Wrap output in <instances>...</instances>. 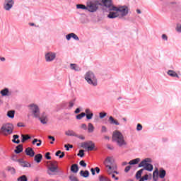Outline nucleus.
Wrapping results in <instances>:
<instances>
[{"label": "nucleus", "mask_w": 181, "mask_h": 181, "mask_svg": "<svg viewBox=\"0 0 181 181\" xmlns=\"http://www.w3.org/2000/svg\"><path fill=\"white\" fill-rule=\"evenodd\" d=\"M112 141L116 144L119 148H125L128 145V142L125 140L124 134L118 130L113 132L112 135Z\"/></svg>", "instance_id": "obj_1"}, {"label": "nucleus", "mask_w": 181, "mask_h": 181, "mask_svg": "<svg viewBox=\"0 0 181 181\" xmlns=\"http://www.w3.org/2000/svg\"><path fill=\"white\" fill-rule=\"evenodd\" d=\"M152 160L151 158H145L139 164V168H144L136 173V178L141 179L142 177V173L144 170H147L148 172H152L153 170V165L151 164Z\"/></svg>", "instance_id": "obj_2"}, {"label": "nucleus", "mask_w": 181, "mask_h": 181, "mask_svg": "<svg viewBox=\"0 0 181 181\" xmlns=\"http://www.w3.org/2000/svg\"><path fill=\"white\" fill-rule=\"evenodd\" d=\"M103 164L105 165L106 168V172L109 175H112V170H117V164H115V160L114 159V157L112 156H108L107 157Z\"/></svg>", "instance_id": "obj_3"}, {"label": "nucleus", "mask_w": 181, "mask_h": 181, "mask_svg": "<svg viewBox=\"0 0 181 181\" xmlns=\"http://www.w3.org/2000/svg\"><path fill=\"white\" fill-rule=\"evenodd\" d=\"M84 78L86 83L91 87H97L98 86V80L95 74L91 71H87L84 75Z\"/></svg>", "instance_id": "obj_4"}, {"label": "nucleus", "mask_w": 181, "mask_h": 181, "mask_svg": "<svg viewBox=\"0 0 181 181\" xmlns=\"http://www.w3.org/2000/svg\"><path fill=\"white\" fill-rule=\"evenodd\" d=\"M111 11H117L119 18L122 19V18H125V16L128 15V12H129V8L127 6H122L119 7H115V6L111 8Z\"/></svg>", "instance_id": "obj_5"}, {"label": "nucleus", "mask_w": 181, "mask_h": 181, "mask_svg": "<svg viewBox=\"0 0 181 181\" xmlns=\"http://www.w3.org/2000/svg\"><path fill=\"white\" fill-rule=\"evenodd\" d=\"M99 5H101V4L98 3V1H88L86 3L87 11L94 13V12H97V11H98Z\"/></svg>", "instance_id": "obj_6"}, {"label": "nucleus", "mask_w": 181, "mask_h": 181, "mask_svg": "<svg viewBox=\"0 0 181 181\" xmlns=\"http://www.w3.org/2000/svg\"><path fill=\"white\" fill-rule=\"evenodd\" d=\"M13 132V125L11 123H6L2 125L0 129V133L3 135H11Z\"/></svg>", "instance_id": "obj_7"}, {"label": "nucleus", "mask_w": 181, "mask_h": 181, "mask_svg": "<svg viewBox=\"0 0 181 181\" xmlns=\"http://www.w3.org/2000/svg\"><path fill=\"white\" fill-rule=\"evenodd\" d=\"M28 107L32 117L39 118L40 116V108H39V106L35 103H32Z\"/></svg>", "instance_id": "obj_8"}, {"label": "nucleus", "mask_w": 181, "mask_h": 181, "mask_svg": "<svg viewBox=\"0 0 181 181\" xmlns=\"http://www.w3.org/2000/svg\"><path fill=\"white\" fill-rule=\"evenodd\" d=\"M57 54L54 52L49 51L45 54V62L47 63H52V62H54L56 60Z\"/></svg>", "instance_id": "obj_9"}, {"label": "nucleus", "mask_w": 181, "mask_h": 181, "mask_svg": "<svg viewBox=\"0 0 181 181\" xmlns=\"http://www.w3.org/2000/svg\"><path fill=\"white\" fill-rule=\"evenodd\" d=\"M13 5H15L14 0H4L3 4V8L4 11L9 12V11L13 8Z\"/></svg>", "instance_id": "obj_10"}, {"label": "nucleus", "mask_w": 181, "mask_h": 181, "mask_svg": "<svg viewBox=\"0 0 181 181\" xmlns=\"http://www.w3.org/2000/svg\"><path fill=\"white\" fill-rule=\"evenodd\" d=\"M81 147L88 149V151H93L94 148H95V144H94L93 141H89L88 142L82 143Z\"/></svg>", "instance_id": "obj_11"}, {"label": "nucleus", "mask_w": 181, "mask_h": 181, "mask_svg": "<svg viewBox=\"0 0 181 181\" xmlns=\"http://www.w3.org/2000/svg\"><path fill=\"white\" fill-rule=\"evenodd\" d=\"M56 163H57L56 161H54V163H50L48 170L49 175H53L54 173H56V172H57V166L54 165Z\"/></svg>", "instance_id": "obj_12"}, {"label": "nucleus", "mask_w": 181, "mask_h": 181, "mask_svg": "<svg viewBox=\"0 0 181 181\" xmlns=\"http://www.w3.org/2000/svg\"><path fill=\"white\" fill-rule=\"evenodd\" d=\"M101 4L103 6H105V8H109L110 11H111L112 6H115L112 5V0H101Z\"/></svg>", "instance_id": "obj_13"}, {"label": "nucleus", "mask_w": 181, "mask_h": 181, "mask_svg": "<svg viewBox=\"0 0 181 181\" xmlns=\"http://www.w3.org/2000/svg\"><path fill=\"white\" fill-rule=\"evenodd\" d=\"M37 118H39L41 124H43L44 125L45 124H47V122L49 121V119H47V115H46L45 112H42L41 115H40L39 117Z\"/></svg>", "instance_id": "obj_14"}, {"label": "nucleus", "mask_w": 181, "mask_h": 181, "mask_svg": "<svg viewBox=\"0 0 181 181\" xmlns=\"http://www.w3.org/2000/svg\"><path fill=\"white\" fill-rule=\"evenodd\" d=\"M0 94L2 97H11L12 95V91L8 88H5L0 91Z\"/></svg>", "instance_id": "obj_15"}, {"label": "nucleus", "mask_w": 181, "mask_h": 181, "mask_svg": "<svg viewBox=\"0 0 181 181\" xmlns=\"http://www.w3.org/2000/svg\"><path fill=\"white\" fill-rule=\"evenodd\" d=\"M110 11H110L107 15V18H109V19H115V18H119L117 10H110Z\"/></svg>", "instance_id": "obj_16"}, {"label": "nucleus", "mask_w": 181, "mask_h": 181, "mask_svg": "<svg viewBox=\"0 0 181 181\" xmlns=\"http://www.w3.org/2000/svg\"><path fill=\"white\" fill-rule=\"evenodd\" d=\"M84 114L86 119H93V117H94V113H93V111L90 108H86Z\"/></svg>", "instance_id": "obj_17"}, {"label": "nucleus", "mask_w": 181, "mask_h": 181, "mask_svg": "<svg viewBox=\"0 0 181 181\" xmlns=\"http://www.w3.org/2000/svg\"><path fill=\"white\" fill-rule=\"evenodd\" d=\"M71 38L74 39V40H76V41L80 40V38L78 37V36H77V35H76L74 33H71L66 35V40L69 41Z\"/></svg>", "instance_id": "obj_18"}, {"label": "nucleus", "mask_w": 181, "mask_h": 181, "mask_svg": "<svg viewBox=\"0 0 181 181\" xmlns=\"http://www.w3.org/2000/svg\"><path fill=\"white\" fill-rule=\"evenodd\" d=\"M69 69L74 71H81V67L77 65V64H70Z\"/></svg>", "instance_id": "obj_19"}, {"label": "nucleus", "mask_w": 181, "mask_h": 181, "mask_svg": "<svg viewBox=\"0 0 181 181\" xmlns=\"http://www.w3.org/2000/svg\"><path fill=\"white\" fill-rule=\"evenodd\" d=\"M25 153L28 156H30V158H33V156H35V151H33V149L30 147L25 149Z\"/></svg>", "instance_id": "obj_20"}, {"label": "nucleus", "mask_w": 181, "mask_h": 181, "mask_svg": "<svg viewBox=\"0 0 181 181\" xmlns=\"http://www.w3.org/2000/svg\"><path fill=\"white\" fill-rule=\"evenodd\" d=\"M18 161L23 168H30L32 166L28 161H25L23 160H18Z\"/></svg>", "instance_id": "obj_21"}, {"label": "nucleus", "mask_w": 181, "mask_h": 181, "mask_svg": "<svg viewBox=\"0 0 181 181\" xmlns=\"http://www.w3.org/2000/svg\"><path fill=\"white\" fill-rule=\"evenodd\" d=\"M165 176H166V170L163 168H160L158 171V177H160V179H163L165 178Z\"/></svg>", "instance_id": "obj_22"}, {"label": "nucleus", "mask_w": 181, "mask_h": 181, "mask_svg": "<svg viewBox=\"0 0 181 181\" xmlns=\"http://www.w3.org/2000/svg\"><path fill=\"white\" fill-rule=\"evenodd\" d=\"M167 74L169 75L170 77H176L177 78H179V75H177V73L173 70H168Z\"/></svg>", "instance_id": "obj_23"}, {"label": "nucleus", "mask_w": 181, "mask_h": 181, "mask_svg": "<svg viewBox=\"0 0 181 181\" xmlns=\"http://www.w3.org/2000/svg\"><path fill=\"white\" fill-rule=\"evenodd\" d=\"M158 177H159V170L156 168L153 173V180L158 181Z\"/></svg>", "instance_id": "obj_24"}, {"label": "nucleus", "mask_w": 181, "mask_h": 181, "mask_svg": "<svg viewBox=\"0 0 181 181\" xmlns=\"http://www.w3.org/2000/svg\"><path fill=\"white\" fill-rule=\"evenodd\" d=\"M109 122L111 125H119V122H118V120L114 119L112 116H110L109 117Z\"/></svg>", "instance_id": "obj_25"}, {"label": "nucleus", "mask_w": 181, "mask_h": 181, "mask_svg": "<svg viewBox=\"0 0 181 181\" xmlns=\"http://www.w3.org/2000/svg\"><path fill=\"white\" fill-rule=\"evenodd\" d=\"M65 135H67V136H78V134H76L73 130H67L65 132Z\"/></svg>", "instance_id": "obj_26"}, {"label": "nucleus", "mask_w": 181, "mask_h": 181, "mask_svg": "<svg viewBox=\"0 0 181 181\" xmlns=\"http://www.w3.org/2000/svg\"><path fill=\"white\" fill-rule=\"evenodd\" d=\"M42 158H43V156H42V154H40V153H38L35 156L34 160H35V162H37V163H40V162H42Z\"/></svg>", "instance_id": "obj_27"}, {"label": "nucleus", "mask_w": 181, "mask_h": 181, "mask_svg": "<svg viewBox=\"0 0 181 181\" xmlns=\"http://www.w3.org/2000/svg\"><path fill=\"white\" fill-rule=\"evenodd\" d=\"M71 171L73 172V173H77V172H78V165L77 164L72 165Z\"/></svg>", "instance_id": "obj_28"}, {"label": "nucleus", "mask_w": 181, "mask_h": 181, "mask_svg": "<svg viewBox=\"0 0 181 181\" xmlns=\"http://www.w3.org/2000/svg\"><path fill=\"white\" fill-rule=\"evenodd\" d=\"M94 125H93L91 123H88V132L89 134H93V132H94Z\"/></svg>", "instance_id": "obj_29"}, {"label": "nucleus", "mask_w": 181, "mask_h": 181, "mask_svg": "<svg viewBox=\"0 0 181 181\" xmlns=\"http://www.w3.org/2000/svg\"><path fill=\"white\" fill-rule=\"evenodd\" d=\"M141 162V158H138L134 160H132L129 162V165H138Z\"/></svg>", "instance_id": "obj_30"}, {"label": "nucleus", "mask_w": 181, "mask_h": 181, "mask_svg": "<svg viewBox=\"0 0 181 181\" xmlns=\"http://www.w3.org/2000/svg\"><path fill=\"white\" fill-rule=\"evenodd\" d=\"M22 151H23V146H22V144H20L16 146V148L15 149L14 152L16 153H21Z\"/></svg>", "instance_id": "obj_31"}, {"label": "nucleus", "mask_w": 181, "mask_h": 181, "mask_svg": "<svg viewBox=\"0 0 181 181\" xmlns=\"http://www.w3.org/2000/svg\"><path fill=\"white\" fill-rule=\"evenodd\" d=\"M80 175L83 177H88V176H90V172H88V170H85V171L81 170L80 172Z\"/></svg>", "instance_id": "obj_32"}, {"label": "nucleus", "mask_w": 181, "mask_h": 181, "mask_svg": "<svg viewBox=\"0 0 181 181\" xmlns=\"http://www.w3.org/2000/svg\"><path fill=\"white\" fill-rule=\"evenodd\" d=\"M13 139L12 140V142H13V144H21V141L19 139H18L19 138V135L18 134H15L13 136ZM18 139V140H16Z\"/></svg>", "instance_id": "obj_33"}, {"label": "nucleus", "mask_w": 181, "mask_h": 181, "mask_svg": "<svg viewBox=\"0 0 181 181\" xmlns=\"http://www.w3.org/2000/svg\"><path fill=\"white\" fill-rule=\"evenodd\" d=\"M76 9H82V11H87V6L84 4H76Z\"/></svg>", "instance_id": "obj_34"}, {"label": "nucleus", "mask_w": 181, "mask_h": 181, "mask_svg": "<svg viewBox=\"0 0 181 181\" xmlns=\"http://www.w3.org/2000/svg\"><path fill=\"white\" fill-rule=\"evenodd\" d=\"M7 117H8V118H15V112L14 110H10L7 112Z\"/></svg>", "instance_id": "obj_35"}, {"label": "nucleus", "mask_w": 181, "mask_h": 181, "mask_svg": "<svg viewBox=\"0 0 181 181\" xmlns=\"http://www.w3.org/2000/svg\"><path fill=\"white\" fill-rule=\"evenodd\" d=\"M22 140L21 142L23 144L25 141H28V139H30V136L28 135L21 134Z\"/></svg>", "instance_id": "obj_36"}, {"label": "nucleus", "mask_w": 181, "mask_h": 181, "mask_svg": "<svg viewBox=\"0 0 181 181\" xmlns=\"http://www.w3.org/2000/svg\"><path fill=\"white\" fill-rule=\"evenodd\" d=\"M84 117H86V113L84 112H81L79 115H77L76 116V119H83V118H84Z\"/></svg>", "instance_id": "obj_37"}, {"label": "nucleus", "mask_w": 181, "mask_h": 181, "mask_svg": "<svg viewBox=\"0 0 181 181\" xmlns=\"http://www.w3.org/2000/svg\"><path fill=\"white\" fill-rule=\"evenodd\" d=\"M99 180L100 181H111L110 178H108L107 177H104L103 175L99 176Z\"/></svg>", "instance_id": "obj_38"}, {"label": "nucleus", "mask_w": 181, "mask_h": 181, "mask_svg": "<svg viewBox=\"0 0 181 181\" xmlns=\"http://www.w3.org/2000/svg\"><path fill=\"white\" fill-rule=\"evenodd\" d=\"M76 103V99H73L69 102V108H73Z\"/></svg>", "instance_id": "obj_39"}, {"label": "nucleus", "mask_w": 181, "mask_h": 181, "mask_svg": "<svg viewBox=\"0 0 181 181\" xmlns=\"http://www.w3.org/2000/svg\"><path fill=\"white\" fill-rule=\"evenodd\" d=\"M18 181H28L26 175H22L18 178Z\"/></svg>", "instance_id": "obj_40"}, {"label": "nucleus", "mask_w": 181, "mask_h": 181, "mask_svg": "<svg viewBox=\"0 0 181 181\" xmlns=\"http://www.w3.org/2000/svg\"><path fill=\"white\" fill-rule=\"evenodd\" d=\"M8 171L10 172V173H11V175H15V173H16V170L12 167H8Z\"/></svg>", "instance_id": "obj_41"}, {"label": "nucleus", "mask_w": 181, "mask_h": 181, "mask_svg": "<svg viewBox=\"0 0 181 181\" xmlns=\"http://www.w3.org/2000/svg\"><path fill=\"white\" fill-rule=\"evenodd\" d=\"M175 30L178 33H181V25L180 24H177L176 28H175Z\"/></svg>", "instance_id": "obj_42"}, {"label": "nucleus", "mask_w": 181, "mask_h": 181, "mask_svg": "<svg viewBox=\"0 0 181 181\" xmlns=\"http://www.w3.org/2000/svg\"><path fill=\"white\" fill-rule=\"evenodd\" d=\"M107 131H108V129H107V127L102 126V127H101V133L102 134H105V132H107Z\"/></svg>", "instance_id": "obj_43"}, {"label": "nucleus", "mask_w": 181, "mask_h": 181, "mask_svg": "<svg viewBox=\"0 0 181 181\" xmlns=\"http://www.w3.org/2000/svg\"><path fill=\"white\" fill-rule=\"evenodd\" d=\"M69 180L71 181H78V179H77V177L74 175L69 176Z\"/></svg>", "instance_id": "obj_44"}, {"label": "nucleus", "mask_w": 181, "mask_h": 181, "mask_svg": "<svg viewBox=\"0 0 181 181\" xmlns=\"http://www.w3.org/2000/svg\"><path fill=\"white\" fill-rule=\"evenodd\" d=\"M78 156L83 158L84 156V150H80L79 153H78Z\"/></svg>", "instance_id": "obj_45"}, {"label": "nucleus", "mask_w": 181, "mask_h": 181, "mask_svg": "<svg viewBox=\"0 0 181 181\" xmlns=\"http://www.w3.org/2000/svg\"><path fill=\"white\" fill-rule=\"evenodd\" d=\"M99 117H100V118L103 119V118L107 117V113H105V112H100L99 114Z\"/></svg>", "instance_id": "obj_46"}, {"label": "nucleus", "mask_w": 181, "mask_h": 181, "mask_svg": "<svg viewBox=\"0 0 181 181\" xmlns=\"http://www.w3.org/2000/svg\"><path fill=\"white\" fill-rule=\"evenodd\" d=\"M45 158L48 160H50V159H52V157L50 156V153L49 152H47V153H45Z\"/></svg>", "instance_id": "obj_47"}, {"label": "nucleus", "mask_w": 181, "mask_h": 181, "mask_svg": "<svg viewBox=\"0 0 181 181\" xmlns=\"http://www.w3.org/2000/svg\"><path fill=\"white\" fill-rule=\"evenodd\" d=\"M79 164L83 168H86V166H87V163H86V162H84V160H81Z\"/></svg>", "instance_id": "obj_48"}, {"label": "nucleus", "mask_w": 181, "mask_h": 181, "mask_svg": "<svg viewBox=\"0 0 181 181\" xmlns=\"http://www.w3.org/2000/svg\"><path fill=\"white\" fill-rule=\"evenodd\" d=\"M161 38L163 40H165V42H168V35L166 34H163L161 36Z\"/></svg>", "instance_id": "obj_49"}, {"label": "nucleus", "mask_w": 181, "mask_h": 181, "mask_svg": "<svg viewBox=\"0 0 181 181\" xmlns=\"http://www.w3.org/2000/svg\"><path fill=\"white\" fill-rule=\"evenodd\" d=\"M48 139L52 140V141H50V144L52 145H53V142H54V141H56V139H54V137L53 136H48Z\"/></svg>", "instance_id": "obj_50"}, {"label": "nucleus", "mask_w": 181, "mask_h": 181, "mask_svg": "<svg viewBox=\"0 0 181 181\" xmlns=\"http://www.w3.org/2000/svg\"><path fill=\"white\" fill-rule=\"evenodd\" d=\"M81 129H83L84 131H87V124H82L81 125Z\"/></svg>", "instance_id": "obj_51"}, {"label": "nucleus", "mask_w": 181, "mask_h": 181, "mask_svg": "<svg viewBox=\"0 0 181 181\" xmlns=\"http://www.w3.org/2000/svg\"><path fill=\"white\" fill-rule=\"evenodd\" d=\"M142 124H137V126H136V131H141L142 129Z\"/></svg>", "instance_id": "obj_52"}, {"label": "nucleus", "mask_w": 181, "mask_h": 181, "mask_svg": "<svg viewBox=\"0 0 181 181\" xmlns=\"http://www.w3.org/2000/svg\"><path fill=\"white\" fill-rule=\"evenodd\" d=\"M129 170H131V165L127 166V167L125 168V169H124V172H125L126 173H128V171H129Z\"/></svg>", "instance_id": "obj_53"}, {"label": "nucleus", "mask_w": 181, "mask_h": 181, "mask_svg": "<svg viewBox=\"0 0 181 181\" xmlns=\"http://www.w3.org/2000/svg\"><path fill=\"white\" fill-rule=\"evenodd\" d=\"M76 138H78L79 139H81L82 141H84V139H86L84 136H78H78H76Z\"/></svg>", "instance_id": "obj_54"}, {"label": "nucleus", "mask_w": 181, "mask_h": 181, "mask_svg": "<svg viewBox=\"0 0 181 181\" xmlns=\"http://www.w3.org/2000/svg\"><path fill=\"white\" fill-rule=\"evenodd\" d=\"M37 146H40L42 145V140L38 139L37 143L36 144Z\"/></svg>", "instance_id": "obj_55"}, {"label": "nucleus", "mask_w": 181, "mask_h": 181, "mask_svg": "<svg viewBox=\"0 0 181 181\" xmlns=\"http://www.w3.org/2000/svg\"><path fill=\"white\" fill-rule=\"evenodd\" d=\"M127 165H129V163L127 161H124L122 163V166H127Z\"/></svg>", "instance_id": "obj_56"}, {"label": "nucleus", "mask_w": 181, "mask_h": 181, "mask_svg": "<svg viewBox=\"0 0 181 181\" xmlns=\"http://www.w3.org/2000/svg\"><path fill=\"white\" fill-rule=\"evenodd\" d=\"M38 141H39V139H34V140H33V142H32L33 145H35L36 143H37Z\"/></svg>", "instance_id": "obj_57"}, {"label": "nucleus", "mask_w": 181, "mask_h": 181, "mask_svg": "<svg viewBox=\"0 0 181 181\" xmlns=\"http://www.w3.org/2000/svg\"><path fill=\"white\" fill-rule=\"evenodd\" d=\"M80 111H81V110H80V108L78 107V108L76 109L74 113L75 114H79Z\"/></svg>", "instance_id": "obj_58"}, {"label": "nucleus", "mask_w": 181, "mask_h": 181, "mask_svg": "<svg viewBox=\"0 0 181 181\" xmlns=\"http://www.w3.org/2000/svg\"><path fill=\"white\" fill-rule=\"evenodd\" d=\"M60 153H62V151H58L56 152L55 156H60Z\"/></svg>", "instance_id": "obj_59"}, {"label": "nucleus", "mask_w": 181, "mask_h": 181, "mask_svg": "<svg viewBox=\"0 0 181 181\" xmlns=\"http://www.w3.org/2000/svg\"><path fill=\"white\" fill-rule=\"evenodd\" d=\"M90 172L92 173V175L94 176V175H95V170H94V168H91L90 169Z\"/></svg>", "instance_id": "obj_60"}, {"label": "nucleus", "mask_w": 181, "mask_h": 181, "mask_svg": "<svg viewBox=\"0 0 181 181\" xmlns=\"http://www.w3.org/2000/svg\"><path fill=\"white\" fill-rule=\"evenodd\" d=\"M112 179H115V180H118V179H119L117 177H115V175H114L112 173Z\"/></svg>", "instance_id": "obj_61"}, {"label": "nucleus", "mask_w": 181, "mask_h": 181, "mask_svg": "<svg viewBox=\"0 0 181 181\" xmlns=\"http://www.w3.org/2000/svg\"><path fill=\"white\" fill-rule=\"evenodd\" d=\"M104 139H106L107 141H110V138L107 135L104 136Z\"/></svg>", "instance_id": "obj_62"}, {"label": "nucleus", "mask_w": 181, "mask_h": 181, "mask_svg": "<svg viewBox=\"0 0 181 181\" xmlns=\"http://www.w3.org/2000/svg\"><path fill=\"white\" fill-rule=\"evenodd\" d=\"M95 170L96 173H100V168L98 167H96L95 168Z\"/></svg>", "instance_id": "obj_63"}, {"label": "nucleus", "mask_w": 181, "mask_h": 181, "mask_svg": "<svg viewBox=\"0 0 181 181\" xmlns=\"http://www.w3.org/2000/svg\"><path fill=\"white\" fill-rule=\"evenodd\" d=\"M17 127H25L24 125H23V123H18L17 124Z\"/></svg>", "instance_id": "obj_64"}]
</instances>
